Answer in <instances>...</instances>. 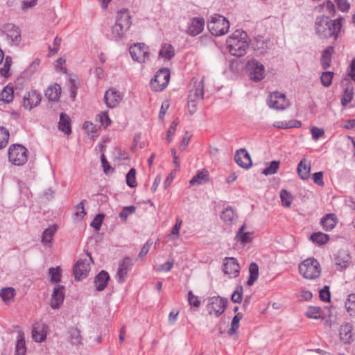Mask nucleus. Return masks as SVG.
I'll return each mask as SVG.
<instances>
[{
  "label": "nucleus",
  "mask_w": 355,
  "mask_h": 355,
  "mask_svg": "<svg viewBox=\"0 0 355 355\" xmlns=\"http://www.w3.org/2000/svg\"><path fill=\"white\" fill-rule=\"evenodd\" d=\"M243 318V314L241 313H237L233 318L231 323V328L228 330V334L232 335L239 328V322Z\"/></svg>",
  "instance_id": "obj_45"
},
{
  "label": "nucleus",
  "mask_w": 355,
  "mask_h": 355,
  "mask_svg": "<svg viewBox=\"0 0 355 355\" xmlns=\"http://www.w3.org/2000/svg\"><path fill=\"white\" fill-rule=\"evenodd\" d=\"M311 132L313 139L318 140L324 135V131L322 128L313 126L311 128Z\"/></svg>",
  "instance_id": "obj_64"
},
{
  "label": "nucleus",
  "mask_w": 355,
  "mask_h": 355,
  "mask_svg": "<svg viewBox=\"0 0 355 355\" xmlns=\"http://www.w3.org/2000/svg\"><path fill=\"white\" fill-rule=\"evenodd\" d=\"M320 298L323 302H329L331 298L329 286H324V287L320 291Z\"/></svg>",
  "instance_id": "obj_57"
},
{
  "label": "nucleus",
  "mask_w": 355,
  "mask_h": 355,
  "mask_svg": "<svg viewBox=\"0 0 355 355\" xmlns=\"http://www.w3.org/2000/svg\"><path fill=\"white\" fill-rule=\"evenodd\" d=\"M227 45L230 53L236 57L245 54L248 48V35L241 30L235 31L227 40Z\"/></svg>",
  "instance_id": "obj_3"
},
{
  "label": "nucleus",
  "mask_w": 355,
  "mask_h": 355,
  "mask_svg": "<svg viewBox=\"0 0 355 355\" xmlns=\"http://www.w3.org/2000/svg\"><path fill=\"white\" fill-rule=\"evenodd\" d=\"M57 227L55 225L46 228L42 233L41 242L43 245H46L51 243L53 236L56 232Z\"/></svg>",
  "instance_id": "obj_30"
},
{
  "label": "nucleus",
  "mask_w": 355,
  "mask_h": 355,
  "mask_svg": "<svg viewBox=\"0 0 355 355\" xmlns=\"http://www.w3.org/2000/svg\"><path fill=\"white\" fill-rule=\"evenodd\" d=\"M14 98L13 87L7 85L5 87L0 94V100L9 103L12 101Z\"/></svg>",
  "instance_id": "obj_35"
},
{
  "label": "nucleus",
  "mask_w": 355,
  "mask_h": 355,
  "mask_svg": "<svg viewBox=\"0 0 355 355\" xmlns=\"http://www.w3.org/2000/svg\"><path fill=\"white\" fill-rule=\"evenodd\" d=\"M246 69L250 78L254 82L261 81L265 76V67L257 60H250L247 62Z\"/></svg>",
  "instance_id": "obj_8"
},
{
  "label": "nucleus",
  "mask_w": 355,
  "mask_h": 355,
  "mask_svg": "<svg viewBox=\"0 0 355 355\" xmlns=\"http://www.w3.org/2000/svg\"><path fill=\"white\" fill-rule=\"evenodd\" d=\"M208 175L209 173L207 171L204 170L198 171L197 174L190 180L189 184L191 186L195 184H201L208 180Z\"/></svg>",
  "instance_id": "obj_34"
},
{
  "label": "nucleus",
  "mask_w": 355,
  "mask_h": 355,
  "mask_svg": "<svg viewBox=\"0 0 355 355\" xmlns=\"http://www.w3.org/2000/svg\"><path fill=\"white\" fill-rule=\"evenodd\" d=\"M9 139V132L4 127H0V149L4 148Z\"/></svg>",
  "instance_id": "obj_47"
},
{
  "label": "nucleus",
  "mask_w": 355,
  "mask_h": 355,
  "mask_svg": "<svg viewBox=\"0 0 355 355\" xmlns=\"http://www.w3.org/2000/svg\"><path fill=\"white\" fill-rule=\"evenodd\" d=\"M334 72L325 71L323 72L320 76L321 83L324 87H329L331 85Z\"/></svg>",
  "instance_id": "obj_48"
},
{
  "label": "nucleus",
  "mask_w": 355,
  "mask_h": 355,
  "mask_svg": "<svg viewBox=\"0 0 355 355\" xmlns=\"http://www.w3.org/2000/svg\"><path fill=\"white\" fill-rule=\"evenodd\" d=\"M175 55V49L169 44H164L159 52V57L164 58L168 60Z\"/></svg>",
  "instance_id": "obj_32"
},
{
  "label": "nucleus",
  "mask_w": 355,
  "mask_h": 355,
  "mask_svg": "<svg viewBox=\"0 0 355 355\" xmlns=\"http://www.w3.org/2000/svg\"><path fill=\"white\" fill-rule=\"evenodd\" d=\"M321 309L318 306H309L305 313L309 318L318 319L320 317Z\"/></svg>",
  "instance_id": "obj_46"
},
{
  "label": "nucleus",
  "mask_w": 355,
  "mask_h": 355,
  "mask_svg": "<svg viewBox=\"0 0 355 355\" xmlns=\"http://www.w3.org/2000/svg\"><path fill=\"white\" fill-rule=\"evenodd\" d=\"M12 64V58L10 56H6L5 58V62L3 67L0 69V74L3 77L9 76V71Z\"/></svg>",
  "instance_id": "obj_49"
},
{
  "label": "nucleus",
  "mask_w": 355,
  "mask_h": 355,
  "mask_svg": "<svg viewBox=\"0 0 355 355\" xmlns=\"http://www.w3.org/2000/svg\"><path fill=\"white\" fill-rule=\"evenodd\" d=\"M9 161L16 166L24 165L28 159V150L20 144H12L8 150Z\"/></svg>",
  "instance_id": "obj_6"
},
{
  "label": "nucleus",
  "mask_w": 355,
  "mask_h": 355,
  "mask_svg": "<svg viewBox=\"0 0 355 355\" xmlns=\"http://www.w3.org/2000/svg\"><path fill=\"white\" fill-rule=\"evenodd\" d=\"M227 303V298L220 296L213 297L207 306L209 313L212 314L214 313L216 317H219L224 313Z\"/></svg>",
  "instance_id": "obj_12"
},
{
  "label": "nucleus",
  "mask_w": 355,
  "mask_h": 355,
  "mask_svg": "<svg viewBox=\"0 0 355 355\" xmlns=\"http://www.w3.org/2000/svg\"><path fill=\"white\" fill-rule=\"evenodd\" d=\"M304 161V160H301L298 164L297 173L302 180H307L309 178L311 166L309 165H306Z\"/></svg>",
  "instance_id": "obj_37"
},
{
  "label": "nucleus",
  "mask_w": 355,
  "mask_h": 355,
  "mask_svg": "<svg viewBox=\"0 0 355 355\" xmlns=\"http://www.w3.org/2000/svg\"><path fill=\"white\" fill-rule=\"evenodd\" d=\"M47 327L43 323L36 322L32 329V338L37 343H42L46 338Z\"/></svg>",
  "instance_id": "obj_21"
},
{
  "label": "nucleus",
  "mask_w": 355,
  "mask_h": 355,
  "mask_svg": "<svg viewBox=\"0 0 355 355\" xmlns=\"http://www.w3.org/2000/svg\"><path fill=\"white\" fill-rule=\"evenodd\" d=\"M131 15L128 9L118 11L116 22L111 28V40L119 41L122 40L132 25Z\"/></svg>",
  "instance_id": "obj_2"
},
{
  "label": "nucleus",
  "mask_w": 355,
  "mask_h": 355,
  "mask_svg": "<svg viewBox=\"0 0 355 355\" xmlns=\"http://www.w3.org/2000/svg\"><path fill=\"white\" fill-rule=\"evenodd\" d=\"M205 27V19L201 17H194L191 19L187 30L190 36H196L202 32Z\"/></svg>",
  "instance_id": "obj_19"
},
{
  "label": "nucleus",
  "mask_w": 355,
  "mask_h": 355,
  "mask_svg": "<svg viewBox=\"0 0 355 355\" xmlns=\"http://www.w3.org/2000/svg\"><path fill=\"white\" fill-rule=\"evenodd\" d=\"M197 100L193 99V94H189L188 96V108L191 114H194L197 110L196 101Z\"/></svg>",
  "instance_id": "obj_60"
},
{
  "label": "nucleus",
  "mask_w": 355,
  "mask_h": 355,
  "mask_svg": "<svg viewBox=\"0 0 355 355\" xmlns=\"http://www.w3.org/2000/svg\"><path fill=\"white\" fill-rule=\"evenodd\" d=\"M280 198L282 205L284 207H289L293 201V197L287 190L282 189L280 192Z\"/></svg>",
  "instance_id": "obj_43"
},
{
  "label": "nucleus",
  "mask_w": 355,
  "mask_h": 355,
  "mask_svg": "<svg viewBox=\"0 0 355 355\" xmlns=\"http://www.w3.org/2000/svg\"><path fill=\"white\" fill-rule=\"evenodd\" d=\"M280 162L279 161H272L270 163V165L263 169L262 173L268 175H273L277 173L279 167Z\"/></svg>",
  "instance_id": "obj_44"
},
{
  "label": "nucleus",
  "mask_w": 355,
  "mask_h": 355,
  "mask_svg": "<svg viewBox=\"0 0 355 355\" xmlns=\"http://www.w3.org/2000/svg\"><path fill=\"white\" fill-rule=\"evenodd\" d=\"M354 96L353 87H347L344 90L341 98V104L343 106L346 107L352 100Z\"/></svg>",
  "instance_id": "obj_42"
},
{
  "label": "nucleus",
  "mask_w": 355,
  "mask_h": 355,
  "mask_svg": "<svg viewBox=\"0 0 355 355\" xmlns=\"http://www.w3.org/2000/svg\"><path fill=\"white\" fill-rule=\"evenodd\" d=\"M132 58L139 63L145 62L150 56L149 48L144 43H137L130 47Z\"/></svg>",
  "instance_id": "obj_11"
},
{
  "label": "nucleus",
  "mask_w": 355,
  "mask_h": 355,
  "mask_svg": "<svg viewBox=\"0 0 355 355\" xmlns=\"http://www.w3.org/2000/svg\"><path fill=\"white\" fill-rule=\"evenodd\" d=\"M223 272L230 278L236 277L240 272V266L234 257H225L223 262Z\"/></svg>",
  "instance_id": "obj_15"
},
{
  "label": "nucleus",
  "mask_w": 355,
  "mask_h": 355,
  "mask_svg": "<svg viewBox=\"0 0 355 355\" xmlns=\"http://www.w3.org/2000/svg\"><path fill=\"white\" fill-rule=\"evenodd\" d=\"M242 295H243V287L242 286H239L236 287L235 291L232 293L231 297V300L234 303H239L242 300Z\"/></svg>",
  "instance_id": "obj_54"
},
{
  "label": "nucleus",
  "mask_w": 355,
  "mask_h": 355,
  "mask_svg": "<svg viewBox=\"0 0 355 355\" xmlns=\"http://www.w3.org/2000/svg\"><path fill=\"white\" fill-rule=\"evenodd\" d=\"M104 217L105 215L103 214H97L94 219L91 223L90 225L92 227H94L96 230H99L102 225Z\"/></svg>",
  "instance_id": "obj_55"
},
{
  "label": "nucleus",
  "mask_w": 355,
  "mask_h": 355,
  "mask_svg": "<svg viewBox=\"0 0 355 355\" xmlns=\"http://www.w3.org/2000/svg\"><path fill=\"white\" fill-rule=\"evenodd\" d=\"M320 223L326 231L331 230L337 223L336 216L334 214H328L323 216Z\"/></svg>",
  "instance_id": "obj_25"
},
{
  "label": "nucleus",
  "mask_w": 355,
  "mask_h": 355,
  "mask_svg": "<svg viewBox=\"0 0 355 355\" xmlns=\"http://www.w3.org/2000/svg\"><path fill=\"white\" fill-rule=\"evenodd\" d=\"M205 83L204 78L195 86V89L190 91L193 94V98L195 100H202L204 98Z\"/></svg>",
  "instance_id": "obj_33"
},
{
  "label": "nucleus",
  "mask_w": 355,
  "mask_h": 355,
  "mask_svg": "<svg viewBox=\"0 0 355 355\" xmlns=\"http://www.w3.org/2000/svg\"><path fill=\"white\" fill-rule=\"evenodd\" d=\"M345 308L351 316L355 317V293L348 295L345 302Z\"/></svg>",
  "instance_id": "obj_41"
},
{
  "label": "nucleus",
  "mask_w": 355,
  "mask_h": 355,
  "mask_svg": "<svg viewBox=\"0 0 355 355\" xmlns=\"http://www.w3.org/2000/svg\"><path fill=\"white\" fill-rule=\"evenodd\" d=\"M101 161L102 163V166L103 167V171L105 174H110L114 171V168L110 166L108 162L107 161L105 156L104 154H102L101 156Z\"/></svg>",
  "instance_id": "obj_62"
},
{
  "label": "nucleus",
  "mask_w": 355,
  "mask_h": 355,
  "mask_svg": "<svg viewBox=\"0 0 355 355\" xmlns=\"http://www.w3.org/2000/svg\"><path fill=\"white\" fill-rule=\"evenodd\" d=\"M220 217L226 223H232L236 219V214L231 207H228L222 211Z\"/></svg>",
  "instance_id": "obj_36"
},
{
  "label": "nucleus",
  "mask_w": 355,
  "mask_h": 355,
  "mask_svg": "<svg viewBox=\"0 0 355 355\" xmlns=\"http://www.w3.org/2000/svg\"><path fill=\"white\" fill-rule=\"evenodd\" d=\"M64 287L63 286H56L52 293V299L51 302V306L55 309H58L63 303L64 298Z\"/></svg>",
  "instance_id": "obj_20"
},
{
  "label": "nucleus",
  "mask_w": 355,
  "mask_h": 355,
  "mask_svg": "<svg viewBox=\"0 0 355 355\" xmlns=\"http://www.w3.org/2000/svg\"><path fill=\"white\" fill-rule=\"evenodd\" d=\"M15 294V290L12 287H6L0 290V297L6 304L13 301Z\"/></svg>",
  "instance_id": "obj_29"
},
{
  "label": "nucleus",
  "mask_w": 355,
  "mask_h": 355,
  "mask_svg": "<svg viewBox=\"0 0 355 355\" xmlns=\"http://www.w3.org/2000/svg\"><path fill=\"white\" fill-rule=\"evenodd\" d=\"M207 28L211 35L220 36L226 34L230 28V22L225 17L215 14L207 22Z\"/></svg>",
  "instance_id": "obj_5"
},
{
  "label": "nucleus",
  "mask_w": 355,
  "mask_h": 355,
  "mask_svg": "<svg viewBox=\"0 0 355 355\" xmlns=\"http://www.w3.org/2000/svg\"><path fill=\"white\" fill-rule=\"evenodd\" d=\"M182 223V221L180 218H178L176 220V223H175V225L173 226V227L171 230V235L172 236H173L174 239H178L180 236V230L181 228Z\"/></svg>",
  "instance_id": "obj_59"
},
{
  "label": "nucleus",
  "mask_w": 355,
  "mask_h": 355,
  "mask_svg": "<svg viewBox=\"0 0 355 355\" xmlns=\"http://www.w3.org/2000/svg\"><path fill=\"white\" fill-rule=\"evenodd\" d=\"M26 352V342L24 335L20 333L16 344L15 355H25Z\"/></svg>",
  "instance_id": "obj_38"
},
{
  "label": "nucleus",
  "mask_w": 355,
  "mask_h": 355,
  "mask_svg": "<svg viewBox=\"0 0 355 355\" xmlns=\"http://www.w3.org/2000/svg\"><path fill=\"white\" fill-rule=\"evenodd\" d=\"M133 265L132 260L131 258L127 257L119 263L118 271L116 273V277L119 282H124L128 276V271L131 269Z\"/></svg>",
  "instance_id": "obj_17"
},
{
  "label": "nucleus",
  "mask_w": 355,
  "mask_h": 355,
  "mask_svg": "<svg viewBox=\"0 0 355 355\" xmlns=\"http://www.w3.org/2000/svg\"><path fill=\"white\" fill-rule=\"evenodd\" d=\"M135 175L136 170L133 168H131L126 175V183L131 188H134L137 186Z\"/></svg>",
  "instance_id": "obj_52"
},
{
  "label": "nucleus",
  "mask_w": 355,
  "mask_h": 355,
  "mask_svg": "<svg viewBox=\"0 0 355 355\" xmlns=\"http://www.w3.org/2000/svg\"><path fill=\"white\" fill-rule=\"evenodd\" d=\"M83 128L89 133L91 134L92 137L94 136V134L97 132V128L95 125H94L90 121H85L83 124Z\"/></svg>",
  "instance_id": "obj_63"
},
{
  "label": "nucleus",
  "mask_w": 355,
  "mask_h": 355,
  "mask_svg": "<svg viewBox=\"0 0 355 355\" xmlns=\"http://www.w3.org/2000/svg\"><path fill=\"white\" fill-rule=\"evenodd\" d=\"M104 100L108 107L114 108L119 104L122 100V96L118 90L112 88L105 92Z\"/></svg>",
  "instance_id": "obj_16"
},
{
  "label": "nucleus",
  "mask_w": 355,
  "mask_h": 355,
  "mask_svg": "<svg viewBox=\"0 0 355 355\" xmlns=\"http://www.w3.org/2000/svg\"><path fill=\"white\" fill-rule=\"evenodd\" d=\"M299 272L304 278L314 279L321 273L320 265L317 259L309 258L299 265Z\"/></svg>",
  "instance_id": "obj_4"
},
{
  "label": "nucleus",
  "mask_w": 355,
  "mask_h": 355,
  "mask_svg": "<svg viewBox=\"0 0 355 355\" xmlns=\"http://www.w3.org/2000/svg\"><path fill=\"white\" fill-rule=\"evenodd\" d=\"M58 128L67 135H69L71 132V119L65 113L62 112L60 115Z\"/></svg>",
  "instance_id": "obj_26"
},
{
  "label": "nucleus",
  "mask_w": 355,
  "mask_h": 355,
  "mask_svg": "<svg viewBox=\"0 0 355 355\" xmlns=\"http://www.w3.org/2000/svg\"><path fill=\"white\" fill-rule=\"evenodd\" d=\"M49 275H51V281L54 283H58L61 281V274L60 268H51L49 269Z\"/></svg>",
  "instance_id": "obj_53"
},
{
  "label": "nucleus",
  "mask_w": 355,
  "mask_h": 355,
  "mask_svg": "<svg viewBox=\"0 0 355 355\" xmlns=\"http://www.w3.org/2000/svg\"><path fill=\"white\" fill-rule=\"evenodd\" d=\"M246 228L245 224H243L239 230L236 233V238L238 241L243 244L248 243L252 241V232H244Z\"/></svg>",
  "instance_id": "obj_28"
},
{
  "label": "nucleus",
  "mask_w": 355,
  "mask_h": 355,
  "mask_svg": "<svg viewBox=\"0 0 355 355\" xmlns=\"http://www.w3.org/2000/svg\"><path fill=\"white\" fill-rule=\"evenodd\" d=\"M1 32L10 44L17 45L21 42V31L14 24L8 23L3 25Z\"/></svg>",
  "instance_id": "obj_9"
},
{
  "label": "nucleus",
  "mask_w": 355,
  "mask_h": 355,
  "mask_svg": "<svg viewBox=\"0 0 355 355\" xmlns=\"http://www.w3.org/2000/svg\"><path fill=\"white\" fill-rule=\"evenodd\" d=\"M170 80V71L168 68L160 69L150 81L151 88L155 92H160L165 89Z\"/></svg>",
  "instance_id": "obj_7"
},
{
  "label": "nucleus",
  "mask_w": 355,
  "mask_h": 355,
  "mask_svg": "<svg viewBox=\"0 0 355 355\" xmlns=\"http://www.w3.org/2000/svg\"><path fill=\"white\" fill-rule=\"evenodd\" d=\"M86 202V200H83L79 204H78L76 207V211L74 212V215L76 217H79L80 218H83L86 215V211L84 209V203Z\"/></svg>",
  "instance_id": "obj_56"
},
{
  "label": "nucleus",
  "mask_w": 355,
  "mask_h": 355,
  "mask_svg": "<svg viewBox=\"0 0 355 355\" xmlns=\"http://www.w3.org/2000/svg\"><path fill=\"white\" fill-rule=\"evenodd\" d=\"M334 51V47L331 46H328L322 53L320 63L322 69H327L331 66V55Z\"/></svg>",
  "instance_id": "obj_27"
},
{
  "label": "nucleus",
  "mask_w": 355,
  "mask_h": 355,
  "mask_svg": "<svg viewBox=\"0 0 355 355\" xmlns=\"http://www.w3.org/2000/svg\"><path fill=\"white\" fill-rule=\"evenodd\" d=\"M320 8L322 10V11L327 12L331 17L334 16L336 12L335 6L330 0L327 1L322 5H321Z\"/></svg>",
  "instance_id": "obj_50"
},
{
  "label": "nucleus",
  "mask_w": 355,
  "mask_h": 355,
  "mask_svg": "<svg viewBox=\"0 0 355 355\" xmlns=\"http://www.w3.org/2000/svg\"><path fill=\"white\" fill-rule=\"evenodd\" d=\"M250 276L247 282L248 286H252L259 277V266L256 263H251L249 266Z\"/></svg>",
  "instance_id": "obj_31"
},
{
  "label": "nucleus",
  "mask_w": 355,
  "mask_h": 355,
  "mask_svg": "<svg viewBox=\"0 0 355 355\" xmlns=\"http://www.w3.org/2000/svg\"><path fill=\"white\" fill-rule=\"evenodd\" d=\"M69 339L71 344L78 345L82 343V336L80 331L77 328H71L69 331Z\"/></svg>",
  "instance_id": "obj_39"
},
{
  "label": "nucleus",
  "mask_w": 355,
  "mask_h": 355,
  "mask_svg": "<svg viewBox=\"0 0 355 355\" xmlns=\"http://www.w3.org/2000/svg\"><path fill=\"white\" fill-rule=\"evenodd\" d=\"M268 105L273 109L283 110L289 106V103L284 94L275 92L269 96Z\"/></svg>",
  "instance_id": "obj_13"
},
{
  "label": "nucleus",
  "mask_w": 355,
  "mask_h": 355,
  "mask_svg": "<svg viewBox=\"0 0 355 355\" xmlns=\"http://www.w3.org/2000/svg\"><path fill=\"white\" fill-rule=\"evenodd\" d=\"M97 117L98 118L100 123L105 127L108 126L111 123V120L108 116L107 112H103L98 114Z\"/></svg>",
  "instance_id": "obj_61"
},
{
  "label": "nucleus",
  "mask_w": 355,
  "mask_h": 355,
  "mask_svg": "<svg viewBox=\"0 0 355 355\" xmlns=\"http://www.w3.org/2000/svg\"><path fill=\"white\" fill-rule=\"evenodd\" d=\"M188 302L191 306L198 308L200 306V301L198 296L193 295L192 291H189L188 293Z\"/></svg>",
  "instance_id": "obj_58"
},
{
  "label": "nucleus",
  "mask_w": 355,
  "mask_h": 355,
  "mask_svg": "<svg viewBox=\"0 0 355 355\" xmlns=\"http://www.w3.org/2000/svg\"><path fill=\"white\" fill-rule=\"evenodd\" d=\"M234 160L239 166L244 168H249L252 164L250 155L245 148L236 152Z\"/></svg>",
  "instance_id": "obj_18"
},
{
  "label": "nucleus",
  "mask_w": 355,
  "mask_h": 355,
  "mask_svg": "<svg viewBox=\"0 0 355 355\" xmlns=\"http://www.w3.org/2000/svg\"><path fill=\"white\" fill-rule=\"evenodd\" d=\"M311 240L318 245H324L329 241V235L318 232L311 235Z\"/></svg>",
  "instance_id": "obj_40"
},
{
  "label": "nucleus",
  "mask_w": 355,
  "mask_h": 355,
  "mask_svg": "<svg viewBox=\"0 0 355 355\" xmlns=\"http://www.w3.org/2000/svg\"><path fill=\"white\" fill-rule=\"evenodd\" d=\"M42 96L36 90L26 92L23 97V106L25 109L32 110L40 105Z\"/></svg>",
  "instance_id": "obj_14"
},
{
  "label": "nucleus",
  "mask_w": 355,
  "mask_h": 355,
  "mask_svg": "<svg viewBox=\"0 0 355 355\" xmlns=\"http://www.w3.org/2000/svg\"><path fill=\"white\" fill-rule=\"evenodd\" d=\"M353 327L349 323L341 325L340 328V338L344 343H350L353 337Z\"/></svg>",
  "instance_id": "obj_23"
},
{
  "label": "nucleus",
  "mask_w": 355,
  "mask_h": 355,
  "mask_svg": "<svg viewBox=\"0 0 355 355\" xmlns=\"http://www.w3.org/2000/svg\"><path fill=\"white\" fill-rule=\"evenodd\" d=\"M110 275L107 272L101 270L95 277L94 284L98 291H102L107 286Z\"/></svg>",
  "instance_id": "obj_22"
},
{
  "label": "nucleus",
  "mask_w": 355,
  "mask_h": 355,
  "mask_svg": "<svg viewBox=\"0 0 355 355\" xmlns=\"http://www.w3.org/2000/svg\"><path fill=\"white\" fill-rule=\"evenodd\" d=\"M87 255L89 256L88 259L78 260L73 267V275L77 281H80L88 276L90 270L89 261L93 262V260L90 253H87Z\"/></svg>",
  "instance_id": "obj_10"
},
{
  "label": "nucleus",
  "mask_w": 355,
  "mask_h": 355,
  "mask_svg": "<svg viewBox=\"0 0 355 355\" xmlns=\"http://www.w3.org/2000/svg\"><path fill=\"white\" fill-rule=\"evenodd\" d=\"M136 207L133 205L124 207L121 211L119 213V217L123 220H126L128 217L135 213Z\"/></svg>",
  "instance_id": "obj_51"
},
{
  "label": "nucleus",
  "mask_w": 355,
  "mask_h": 355,
  "mask_svg": "<svg viewBox=\"0 0 355 355\" xmlns=\"http://www.w3.org/2000/svg\"><path fill=\"white\" fill-rule=\"evenodd\" d=\"M62 88L60 85L55 84L49 86L45 91V96L50 101H57L61 95Z\"/></svg>",
  "instance_id": "obj_24"
},
{
  "label": "nucleus",
  "mask_w": 355,
  "mask_h": 355,
  "mask_svg": "<svg viewBox=\"0 0 355 355\" xmlns=\"http://www.w3.org/2000/svg\"><path fill=\"white\" fill-rule=\"evenodd\" d=\"M342 20V17L332 20L329 17L324 15L318 17L315 22V30L317 35L320 39L333 37L334 40H336L340 32Z\"/></svg>",
  "instance_id": "obj_1"
}]
</instances>
